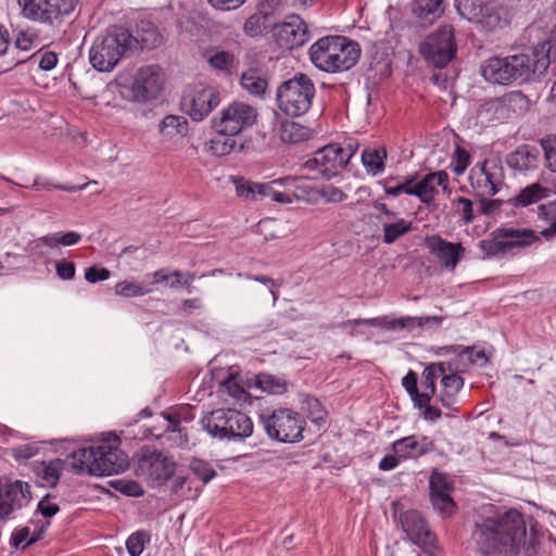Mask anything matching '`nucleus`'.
<instances>
[{
  "label": "nucleus",
  "instance_id": "nucleus-25",
  "mask_svg": "<svg viewBox=\"0 0 556 556\" xmlns=\"http://www.w3.org/2000/svg\"><path fill=\"white\" fill-rule=\"evenodd\" d=\"M498 235L502 238L507 239L506 241L496 242V249L498 251L513 248H525L540 240L541 235H536L531 229H515L506 228L500 229Z\"/></svg>",
  "mask_w": 556,
  "mask_h": 556
},
{
  "label": "nucleus",
  "instance_id": "nucleus-9",
  "mask_svg": "<svg viewBox=\"0 0 556 556\" xmlns=\"http://www.w3.org/2000/svg\"><path fill=\"white\" fill-rule=\"evenodd\" d=\"M261 420L271 439L280 442H295L302 439L304 420L289 408L276 409L268 415L262 414Z\"/></svg>",
  "mask_w": 556,
  "mask_h": 556
},
{
  "label": "nucleus",
  "instance_id": "nucleus-54",
  "mask_svg": "<svg viewBox=\"0 0 556 556\" xmlns=\"http://www.w3.org/2000/svg\"><path fill=\"white\" fill-rule=\"evenodd\" d=\"M146 533L138 531L132 533L126 541V548L130 556H139L144 548Z\"/></svg>",
  "mask_w": 556,
  "mask_h": 556
},
{
  "label": "nucleus",
  "instance_id": "nucleus-28",
  "mask_svg": "<svg viewBox=\"0 0 556 556\" xmlns=\"http://www.w3.org/2000/svg\"><path fill=\"white\" fill-rule=\"evenodd\" d=\"M279 137L285 143L296 144L308 140L312 130L298 122L283 121L279 126Z\"/></svg>",
  "mask_w": 556,
  "mask_h": 556
},
{
  "label": "nucleus",
  "instance_id": "nucleus-39",
  "mask_svg": "<svg viewBox=\"0 0 556 556\" xmlns=\"http://www.w3.org/2000/svg\"><path fill=\"white\" fill-rule=\"evenodd\" d=\"M50 525V522H46V525H42L38 532L30 533L29 527H24L16 531L12 535V543L16 548H25L28 545L37 542L41 539V535L45 531V529Z\"/></svg>",
  "mask_w": 556,
  "mask_h": 556
},
{
  "label": "nucleus",
  "instance_id": "nucleus-12",
  "mask_svg": "<svg viewBox=\"0 0 556 556\" xmlns=\"http://www.w3.org/2000/svg\"><path fill=\"white\" fill-rule=\"evenodd\" d=\"M220 103L219 91L212 86H197L187 90L180 101L181 110L192 121H203Z\"/></svg>",
  "mask_w": 556,
  "mask_h": 556
},
{
  "label": "nucleus",
  "instance_id": "nucleus-18",
  "mask_svg": "<svg viewBox=\"0 0 556 556\" xmlns=\"http://www.w3.org/2000/svg\"><path fill=\"white\" fill-rule=\"evenodd\" d=\"M400 521L403 530L415 544L422 547L426 552L432 553L437 541L435 535L418 511H405L400 516Z\"/></svg>",
  "mask_w": 556,
  "mask_h": 556
},
{
  "label": "nucleus",
  "instance_id": "nucleus-36",
  "mask_svg": "<svg viewBox=\"0 0 556 556\" xmlns=\"http://www.w3.org/2000/svg\"><path fill=\"white\" fill-rule=\"evenodd\" d=\"M538 215L541 219L549 222V226L541 230L540 235L549 240L556 235V199L539 206Z\"/></svg>",
  "mask_w": 556,
  "mask_h": 556
},
{
  "label": "nucleus",
  "instance_id": "nucleus-48",
  "mask_svg": "<svg viewBox=\"0 0 556 556\" xmlns=\"http://www.w3.org/2000/svg\"><path fill=\"white\" fill-rule=\"evenodd\" d=\"M535 156L528 150H518L511 154L508 163L511 167L519 170H526L533 165Z\"/></svg>",
  "mask_w": 556,
  "mask_h": 556
},
{
  "label": "nucleus",
  "instance_id": "nucleus-8",
  "mask_svg": "<svg viewBox=\"0 0 556 556\" xmlns=\"http://www.w3.org/2000/svg\"><path fill=\"white\" fill-rule=\"evenodd\" d=\"M24 18L60 27L65 16L75 10L78 0H17Z\"/></svg>",
  "mask_w": 556,
  "mask_h": 556
},
{
  "label": "nucleus",
  "instance_id": "nucleus-51",
  "mask_svg": "<svg viewBox=\"0 0 556 556\" xmlns=\"http://www.w3.org/2000/svg\"><path fill=\"white\" fill-rule=\"evenodd\" d=\"M541 146L544 150L548 168L556 172V135L542 139Z\"/></svg>",
  "mask_w": 556,
  "mask_h": 556
},
{
  "label": "nucleus",
  "instance_id": "nucleus-57",
  "mask_svg": "<svg viewBox=\"0 0 556 556\" xmlns=\"http://www.w3.org/2000/svg\"><path fill=\"white\" fill-rule=\"evenodd\" d=\"M111 484L119 492L129 496H140L143 494L142 488L136 481L116 480Z\"/></svg>",
  "mask_w": 556,
  "mask_h": 556
},
{
  "label": "nucleus",
  "instance_id": "nucleus-6",
  "mask_svg": "<svg viewBox=\"0 0 556 556\" xmlns=\"http://www.w3.org/2000/svg\"><path fill=\"white\" fill-rule=\"evenodd\" d=\"M314 97V83L303 73H296L291 79L283 81L276 94L279 110L291 117L308 112Z\"/></svg>",
  "mask_w": 556,
  "mask_h": 556
},
{
  "label": "nucleus",
  "instance_id": "nucleus-22",
  "mask_svg": "<svg viewBox=\"0 0 556 556\" xmlns=\"http://www.w3.org/2000/svg\"><path fill=\"white\" fill-rule=\"evenodd\" d=\"M503 185V167L497 160H485L477 176V188L482 195L496 194Z\"/></svg>",
  "mask_w": 556,
  "mask_h": 556
},
{
  "label": "nucleus",
  "instance_id": "nucleus-29",
  "mask_svg": "<svg viewBox=\"0 0 556 556\" xmlns=\"http://www.w3.org/2000/svg\"><path fill=\"white\" fill-rule=\"evenodd\" d=\"M442 1L443 0H414L412 3V13L419 21L432 24L442 13Z\"/></svg>",
  "mask_w": 556,
  "mask_h": 556
},
{
  "label": "nucleus",
  "instance_id": "nucleus-58",
  "mask_svg": "<svg viewBox=\"0 0 556 556\" xmlns=\"http://www.w3.org/2000/svg\"><path fill=\"white\" fill-rule=\"evenodd\" d=\"M469 159H470L469 153L465 149L457 146L455 148V152H454V160H455V165L453 167L454 173L457 175H462L469 165Z\"/></svg>",
  "mask_w": 556,
  "mask_h": 556
},
{
  "label": "nucleus",
  "instance_id": "nucleus-2",
  "mask_svg": "<svg viewBox=\"0 0 556 556\" xmlns=\"http://www.w3.org/2000/svg\"><path fill=\"white\" fill-rule=\"evenodd\" d=\"M548 65V50L542 45L530 52L491 56L481 64L480 71L490 84L508 86L534 79L536 75L545 73Z\"/></svg>",
  "mask_w": 556,
  "mask_h": 556
},
{
  "label": "nucleus",
  "instance_id": "nucleus-59",
  "mask_svg": "<svg viewBox=\"0 0 556 556\" xmlns=\"http://www.w3.org/2000/svg\"><path fill=\"white\" fill-rule=\"evenodd\" d=\"M110 276V270L104 267L98 268L96 266H91L85 270V279L90 283L106 280Z\"/></svg>",
  "mask_w": 556,
  "mask_h": 556
},
{
  "label": "nucleus",
  "instance_id": "nucleus-42",
  "mask_svg": "<svg viewBox=\"0 0 556 556\" xmlns=\"http://www.w3.org/2000/svg\"><path fill=\"white\" fill-rule=\"evenodd\" d=\"M207 151L215 156L222 157L230 154L236 147L233 137H219L207 142Z\"/></svg>",
  "mask_w": 556,
  "mask_h": 556
},
{
  "label": "nucleus",
  "instance_id": "nucleus-23",
  "mask_svg": "<svg viewBox=\"0 0 556 556\" xmlns=\"http://www.w3.org/2000/svg\"><path fill=\"white\" fill-rule=\"evenodd\" d=\"M448 175L444 170L430 173L426 175L419 182L413 186L414 190H409L410 195H416L421 202L429 204L433 201L438 187L447 189Z\"/></svg>",
  "mask_w": 556,
  "mask_h": 556
},
{
  "label": "nucleus",
  "instance_id": "nucleus-4",
  "mask_svg": "<svg viewBox=\"0 0 556 556\" xmlns=\"http://www.w3.org/2000/svg\"><path fill=\"white\" fill-rule=\"evenodd\" d=\"M134 36L125 28L114 26L96 40L90 49V62L99 72H110L126 51L136 45Z\"/></svg>",
  "mask_w": 556,
  "mask_h": 556
},
{
  "label": "nucleus",
  "instance_id": "nucleus-21",
  "mask_svg": "<svg viewBox=\"0 0 556 556\" xmlns=\"http://www.w3.org/2000/svg\"><path fill=\"white\" fill-rule=\"evenodd\" d=\"M426 242L430 253L438 258L439 263L447 270L454 271L457 263L464 256L465 250L462 243L448 242L439 236L427 238Z\"/></svg>",
  "mask_w": 556,
  "mask_h": 556
},
{
  "label": "nucleus",
  "instance_id": "nucleus-1",
  "mask_svg": "<svg viewBox=\"0 0 556 556\" xmlns=\"http://www.w3.org/2000/svg\"><path fill=\"white\" fill-rule=\"evenodd\" d=\"M527 528L516 509L481 517L471 532V542L481 556H517L526 543Z\"/></svg>",
  "mask_w": 556,
  "mask_h": 556
},
{
  "label": "nucleus",
  "instance_id": "nucleus-40",
  "mask_svg": "<svg viewBox=\"0 0 556 556\" xmlns=\"http://www.w3.org/2000/svg\"><path fill=\"white\" fill-rule=\"evenodd\" d=\"M359 324H368L370 326H380L388 330H397V329H404L405 324L403 323V317L393 319V320H387L386 318H370V319H354V320H348L345 323H342L340 326L343 328L353 327L355 325Z\"/></svg>",
  "mask_w": 556,
  "mask_h": 556
},
{
  "label": "nucleus",
  "instance_id": "nucleus-52",
  "mask_svg": "<svg viewBox=\"0 0 556 556\" xmlns=\"http://www.w3.org/2000/svg\"><path fill=\"white\" fill-rule=\"evenodd\" d=\"M431 502L434 508L445 515L452 514L455 507L450 493H431Z\"/></svg>",
  "mask_w": 556,
  "mask_h": 556
},
{
  "label": "nucleus",
  "instance_id": "nucleus-17",
  "mask_svg": "<svg viewBox=\"0 0 556 556\" xmlns=\"http://www.w3.org/2000/svg\"><path fill=\"white\" fill-rule=\"evenodd\" d=\"M164 85L163 71L159 65H147L138 70L132 83L136 100L147 101L156 98Z\"/></svg>",
  "mask_w": 556,
  "mask_h": 556
},
{
  "label": "nucleus",
  "instance_id": "nucleus-38",
  "mask_svg": "<svg viewBox=\"0 0 556 556\" xmlns=\"http://www.w3.org/2000/svg\"><path fill=\"white\" fill-rule=\"evenodd\" d=\"M268 20L267 14L256 13L251 15L243 25L244 34L250 37L262 36L270 27Z\"/></svg>",
  "mask_w": 556,
  "mask_h": 556
},
{
  "label": "nucleus",
  "instance_id": "nucleus-53",
  "mask_svg": "<svg viewBox=\"0 0 556 556\" xmlns=\"http://www.w3.org/2000/svg\"><path fill=\"white\" fill-rule=\"evenodd\" d=\"M442 376V386L444 392L448 396H454L463 387L464 380L460 376L456 374L446 375V371Z\"/></svg>",
  "mask_w": 556,
  "mask_h": 556
},
{
  "label": "nucleus",
  "instance_id": "nucleus-62",
  "mask_svg": "<svg viewBox=\"0 0 556 556\" xmlns=\"http://www.w3.org/2000/svg\"><path fill=\"white\" fill-rule=\"evenodd\" d=\"M50 497L51 495L48 494L38 503V511L46 518L54 516L60 510L59 506L50 501Z\"/></svg>",
  "mask_w": 556,
  "mask_h": 556
},
{
  "label": "nucleus",
  "instance_id": "nucleus-32",
  "mask_svg": "<svg viewBox=\"0 0 556 556\" xmlns=\"http://www.w3.org/2000/svg\"><path fill=\"white\" fill-rule=\"evenodd\" d=\"M205 59L211 67L225 73H230L236 66V58L229 51L211 49L205 52Z\"/></svg>",
  "mask_w": 556,
  "mask_h": 556
},
{
  "label": "nucleus",
  "instance_id": "nucleus-11",
  "mask_svg": "<svg viewBox=\"0 0 556 556\" xmlns=\"http://www.w3.org/2000/svg\"><path fill=\"white\" fill-rule=\"evenodd\" d=\"M419 52L429 64L439 68L444 67L456 53L452 26H442L435 33L429 35L420 43Z\"/></svg>",
  "mask_w": 556,
  "mask_h": 556
},
{
  "label": "nucleus",
  "instance_id": "nucleus-10",
  "mask_svg": "<svg viewBox=\"0 0 556 556\" xmlns=\"http://www.w3.org/2000/svg\"><path fill=\"white\" fill-rule=\"evenodd\" d=\"M121 441L116 435L104 438L94 447V458L90 475L111 476L119 473L128 467L127 455L119 448Z\"/></svg>",
  "mask_w": 556,
  "mask_h": 556
},
{
  "label": "nucleus",
  "instance_id": "nucleus-49",
  "mask_svg": "<svg viewBox=\"0 0 556 556\" xmlns=\"http://www.w3.org/2000/svg\"><path fill=\"white\" fill-rule=\"evenodd\" d=\"M220 388L223 392H226L236 401H243L247 397L245 390L233 376H229L226 380H224L220 384Z\"/></svg>",
  "mask_w": 556,
  "mask_h": 556
},
{
  "label": "nucleus",
  "instance_id": "nucleus-3",
  "mask_svg": "<svg viewBox=\"0 0 556 556\" xmlns=\"http://www.w3.org/2000/svg\"><path fill=\"white\" fill-rule=\"evenodd\" d=\"M309 60L320 71L338 73L353 67L359 59V46L343 36H326L313 43Z\"/></svg>",
  "mask_w": 556,
  "mask_h": 556
},
{
  "label": "nucleus",
  "instance_id": "nucleus-61",
  "mask_svg": "<svg viewBox=\"0 0 556 556\" xmlns=\"http://www.w3.org/2000/svg\"><path fill=\"white\" fill-rule=\"evenodd\" d=\"M56 275L64 280H71L74 278L76 267L73 262L61 261L55 264Z\"/></svg>",
  "mask_w": 556,
  "mask_h": 556
},
{
  "label": "nucleus",
  "instance_id": "nucleus-46",
  "mask_svg": "<svg viewBox=\"0 0 556 556\" xmlns=\"http://www.w3.org/2000/svg\"><path fill=\"white\" fill-rule=\"evenodd\" d=\"M134 40L137 41L134 49L138 47L140 49H153L162 42V37L154 28L149 27L142 29V34L134 37Z\"/></svg>",
  "mask_w": 556,
  "mask_h": 556
},
{
  "label": "nucleus",
  "instance_id": "nucleus-30",
  "mask_svg": "<svg viewBox=\"0 0 556 556\" xmlns=\"http://www.w3.org/2000/svg\"><path fill=\"white\" fill-rule=\"evenodd\" d=\"M93 458L94 447H85L71 453L64 462L65 464H68L73 472L77 475L87 472L90 475V467L93 463Z\"/></svg>",
  "mask_w": 556,
  "mask_h": 556
},
{
  "label": "nucleus",
  "instance_id": "nucleus-19",
  "mask_svg": "<svg viewBox=\"0 0 556 556\" xmlns=\"http://www.w3.org/2000/svg\"><path fill=\"white\" fill-rule=\"evenodd\" d=\"M278 45L288 50L303 46L309 39L307 24L296 15L273 27Z\"/></svg>",
  "mask_w": 556,
  "mask_h": 556
},
{
  "label": "nucleus",
  "instance_id": "nucleus-64",
  "mask_svg": "<svg viewBox=\"0 0 556 556\" xmlns=\"http://www.w3.org/2000/svg\"><path fill=\"white\" fill-rule=\"evenodd\" d=\"M208 3L219 11H231L240 8L247 0H207Z\"/></svg>",
  "mask_w": 556,
  "mask_h": 556
},
{
  "label": "nucleus",
  "instance_id": "nucleus-44",
  "mask_svg": "<svg viewBox=\"0 0 556 556\" xmlns=\"http://www.w3.org/2000/svg\"><path fill=\"white\" fill-rule=\"evenodd\" d=\"M232 182L235 184L237 195L245 200L253 199L256 192L264 193V185L251 184L241 177H233Z\"/></svg>",
  "mask_w": 556,
  "mask_h": 556
},
{
  "label": "nucleus",
  "instance_id": "nucleus-15",
  "mask_svg": "<svg viewBox=\"0 0 556 556\" xmlns=\"http://www.w3.org/2000/svg\"><path fill=\"white\" fill-rule=\"evenodd\" d=\"M30 500V486L27 482L0 478V521L7 520Z\"/></svg>",
  "mask_w": 556,
  "mask_h": 556
},
{
  "label": "nucleus",
  "instance_id": "nucleus-34",
  "mask_svg": "<svg viewBox=\"0 0 556 556\" xmlns=\"http://www.w3.org/2000/svg\"><path fill=\"white\" fill-rule=\"evenodd\" d=\"M382 230L383 242L391 244L412 230V223L404 218H400L395 222L386 220L382 224Z\"/></svg>",
  "mask_w": 556,
  "mask_h": 556
},
{
  "label": "nucleus",
  "instance_id": "nucleus-56",
  "mask_svg": "<svg viewBox=\"0 0 556 556\" xmlns=\"http://www.w3.org/2000/svg\"><path fill=\"white\" fill-rule=\"evenodd\" d=\"M454 205L457 212L462 214L464 223L470 224L475 219L471 200L459 197L454 201Z\"/></svg>",
  "mask_w": 556,
  "mask_h": 556
},
{
  "label": "nucleus",
  "instance_id": "nucleus-24",
  "mask_svg": "<svg viewBox=\"0 0 556 556\" xmlns=\"http://www.w3.org/2000/svg\"><path fill=\"white\" fill-rule=\"evenodd\" d=\"M433 448V441L426 437L417 438L416 435L402 438L392 444L393 453L402 459L417 458Z\"/></svg>",
  "mask_w": 556,
  "mask_h": 556
},
{
  "label": "nucleus",
  "instance_id": "nucleus-27",
  "mask_svg": "<svg viewBox=\"0 0 556 556\" xmlns=\"http://www.w3.org/2000/svg\"><path fill=\"white\" fill-rule=\"evenodd\" d=\"M65 462L55 458L51 462H41L35 466V472L42 485L53 488L58 484Z\"/></svg>",
  "mask_w": 556,
  "mask_h": 556
},
{
  "label": "nucleus",
  "instance_id": "nucleus-16",
  "mask_svg": "<svg viewBox=\"0 0 556 556\" xmlns=\"http://www.w3.org/2000/svg\"><path fill=\"white\" fill-rule=\"evenodd\" d=\"M236 278L239 280L236 286V298L242 302H255L258 298L270 295L273 304L278 300V293L273 289L275 282L271 278L266 276H243L237 274Z\"/></svg>",
  "mask_w": 556,
  "mask_h": 556
},
{
  "label": "nucleus",
  "instance_id": "nucleus-45",
  "mask_svg": "<svg viewBox=\"0 0 556 556\" xmlns=\"http://www.w3.org/2000/svg\"><path fill=\"white\" fill-rule=\"evenodd\" d=\"M256 386L264 392L273 394H281L286 391V383L283 381L267 374L257 376Z\"/></svg>",
  "mask_w": 556,
  "mask_h": 556
},
{
  "label": "nucleus",
  "instance_id": "nucleus-13",
  "mask_svg": "<svg viewBox=\"0 0 556 556\" xmlns=\"http://www.w3.org/2000/svg\"><path fill=\"white\" fill-rule=\"evenodd\" d=\"M175 462L164 452L146 450L138 462L137 475L150 484L165 483L175 472Z\"/></svg>",
  "mask_w": 556,
  "mask_h": 556
},
{
  "label": "nucleus",
  "instance_id": "nucleus-50",
  "mask_svg": "<svg viewBox=\"0 0 556 556\" xmlns=\"http://www.w3.org/2000/svg\"><path fill=\"white\" fill-rule=\"evenodd\" d=\"M452 490L453 484L446 476L438 470H433L430 476L431 493H451Z\"/></svg>",
  "mask_w": 556,
  "mask_h": 556
},
{
  "label": "nucleus",
  "instance_id": "nucleus-26",
  "mask_svg": "<svg viewBox=\"0 0 556 556\" xmlns=\"http://www.w3.org/2000/svg\"><path fill=\"white\" fill-rule=\"evenodd\" d=\"M551 192V189L541 186L539 182H534L521 189L509 202L515 207H526L548 198Z\"/></svg>",
  "mask_w": 556,
  "mask_h": 556
},
{
  "label": "nucleus",
  "instance_id": "nucleus-43",
  "mask_svg": "<svg viewBox=\"0 0 556 556\" xmlns=\"http://www.w3.org/2000/svg\"><path fill=\"white\" fill-rule=\"evenodd\" d=\"M114 289L117 295L124 298L142 296L151 292V290L143 285L128 280L117 282Z\"/></svg>",
  "mask_w": 556,
  "mask_h": 556
},
{
  "label": "nucleus",
  "instance_id": "nucleus-60",
  "mask_svg": "<svg viewBox=\"0 0 556 556\" xmlns=\"http://www.w3.org/2000/svg\"><path fill=\"white\" fill-rule=\"evenodd\" d=\"M186 124L185 119L181 121L178 116L168 115L161 123V132L172 135L169 129H175L177 132H180L179 127Z\"/></svg>",
  "mask_w": 556,
  "mask_h": 556
},
{
  "label": "nucleus",
  "instance_id": "nucleus-41",
  "mask_svg": "<svg viewBox=\"0 0 556 556\" xmlns=\"http://www.w3.org/2000/svg\"><path fill=\"white\" fill-rule=\"evenodd\" d=\"M402 384L410 395L416 407L421 408L422 405L427 404L428 396L419 392L417 388V375L413 370H409L403 378Z\"/></svg>",
  "mask_w": 556,
  "mask_h": 556
},
{
  "label": "nucleus",
  "instance_id": "nucleus-7",
  "mask_svg": "<svg viewBox=\"0 0 556 556\" xmlns=\"http://www.w3.org/2000/svg\"><path fill=\"white\" fill-rule=\"evenodd\" d=\"M257 110L241 101H233L211 119V127L224 137H236L257 122Z\"/></svg>",
  "mask_w": 556,
  "mask_h": 556
},
{
  "label": "nucleus",
  "instance_id": "nucleus-31",
  "mask_svg": "<svg viewBox=\"0 0 556 556\" xmlns=\"http://www.w3.org/2000/svg\"><path fill=\"white\" fill-rule=\"evenodd\" d=\"M23 59L14 55L10 49V35L7 28L0 25V73L7 72L22 63Z\"/></svg>",
  "mask_w": 556,
  "mask_h": 556
},
{
  "label": "nucleus",
  "instance_id": "nucleus-47",
  "mask_svg": "<svg viewBox=\"0 0 556 556\" xmlns=\"http://www.w3.org/2000/svg\"><path fill=\"white\" fill-rule=\"evenodd\" d=\"M189 468L203 483H207L216 475V471L208 463L198 458H193L190 462Z\"/></svg>",
  "mask_w": 556,
  "mask_h": 556
},
{
  "label": "nucleus",
  "instance_id": "nucleus-37",
  "mask_svg": "<svg viewBox=\"0 0 556 556\" xmlns=\"http://www.w3.org/2000/svg\"><path fill=\"white\" fill-rule=\"evenodd\" d=\"M241 86L254 96H263L267 88V80L255 71H249L241 75Z\"/></svg>",
  "mask_w": 556,
  "mask_h": 556
},
{
  "label": "nucleus",
  "instance_id": "nucleus-63",
  "mask_svg": "<svg viewBox=\"0 0 556 556\" xmlns=\"http://www.w3.org/2000/svg\"><path fill=\"white\" fill-rule=\"evenodd\" d=\"M429 321L440 323L441 318L435 317V316H433V317H403V323L405 324L404 329H407V330L420 328Z\"/></svg>",
  "mask_w": 556,
  "mask_h": 556
},
{
  "label": "nucleus",
  "instance_id": "nucleus-5",
  "mask_svg": "<svg viewBox=\"0 0 556 556\" xmlns=\"http://www.w3.org/2000/svg\"><path fill=\"white\" fill-rule=\"evenodd\" d=\"M203 429L220 440H244L253 433L252 419L235 408L214 409L201 419Z\"/></svg>",
  "mask_w": 556,
  "mask_h": 556
},
{
  "label": "nucleus",
  "instance_id": "nucleus-35",
  "mask_svg": "<svg viewBox=\"0 0 556 556\" xmlns=\"http://www.w3.org/2000/svg\"><path fill=\"white\" fill-rule=\"evenodd\" d=\"M445 372V366L442 363L431 364L427 366L422 372L421 387L424 389L421 394L428 396V402L431 401L435 393V380Z\"/></svg>",
  "mask_w": 556,
  "mask_h": 556
},
{
  "label": "nucleus",
  "instance_id": "nucleus-55",
  "mask_svg": "<svg viewBox=\"0 0 556 556\" xmlns=\"http://www.w3.org/2000/svg\"><path fill=\"white\" fill-rule=\"evenodd\" d=\"M39 448L35 444L25 443L12 448L11 453L15 460L24 462L37 455Z\"/></svg>",
  "mask_w": 556,
  "mask_h": 556
},
{
  "label": "nucleus",
  "instance_id": "nucleus-14",
  "mask_svg": "<svg viewBox=\"0 0 556 556\" xmlns=\"http://www.w3.org/2000/svg\"><path fill=\"white\" fill-rule=\"evenodd\" d=\"M352 157V153L338 144H328L319 149L315 155L305 162V167L309 170H316L324 178L336 176L346 166Z\"/></svg>",
  "mask_w": 556,
  "mask_h": 556
},
{
  "label": "nucleus",
  "instance_id": "nucleus-33",
  "mask_svg": "<svg viewBox=\"0 0 556 556\" xmlns=\"http://www.w3.org/2000/svg\"><path fill=\"white\" fill-rule=\"evenodd\" d=\"M387 152L384 149L368 148L362 152V162L367 173L378 175L384 169Z\"/></svg>",
  "mask_w": 556,
  "mask_h": 556
},
{
  "label": "nucleus",
  "instance_id": "nucleus-20",
  "mask_svg": "<svg viewBox=\"0 0 556 556\" xmlns=\"http://www.w3.org/2000/svg\"><path fill=\"white\" fill-rule=\"evenodd\" d=\"M508 10L504 5L496 3H485L478 8H472L467 14L469 21L479 23L488 30H495L507 24Z\"/></svg>",
  "mask_w": 556,
  "mask_h": 556
}]
</instances>
